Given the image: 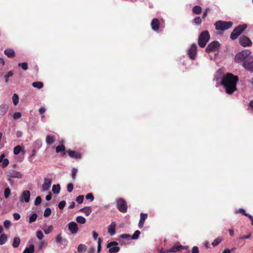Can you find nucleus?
I'll list each match as a JSON object with an SVG mask.
<instances>
[{
    "instance_id": "nucleus-45",
    "label": "nucleus",
    "mask_w": 253,
    "mask_h": 253,
    "mask_svg": "<svg viewBox=\"0 0 253 253\" xmlns=\"http://www.w3.org/2000/svg\"><path fill=\"white\" fill-rule=\"evenodd\" d=\"M84 197L83 195H80L76 198V201L79 204H81L84 201Z\"/></svg>"
},
{
    "instance_id": "nucleus-15",
    "label": "nucleus",
    "mask_w": 253,
    "mask_h": 253,
    "mask_svg": "<svg viewBox=\"0 0 253 253\" xmlns=\"http://www.w3.org/2000/svg\"><path fill=\"white\" fill-rule=\"evenodd\" d=\"M68 226L69 231L73 234H75L78 232L79 228L76 222L74 221L70 222L68 223Z\"/></svg>"
},
{
    "instance_id": "nucleus-46",
    "label": "nucleus",
    "mask_w": 253,
    "mask_h": 253,
    "mask_svg": "<svg viewBox=\"0 0 253 253\" xmlns=\"http://www.w3.org/2000/svg\"><path fill=\"white\" fill-rule=\"evenodd\" d=\"M194 22L196 25H200L202 22V20L199 16H197L194 18Z\"/></svg>"
},
{
    "instance_id": "nucleus-53",
    "label": "nucleus",
    "mask_w": 253,
    "mask_h": 253,
    "mask_svg": "<svg viewBox=\"0 0 253 253\" xmlns=\"http://www.w3.org/2000/svg\"><path fill=\"white\" fill-rule=\"evenodd\" d=\"M66 205L65 201H61L58 204V207L60 209H63Z\"/></svg>"
},
{
    "instance_id": "nucleus-19",
    "label": "nucleus",
    "mask_w": 253,
    "mask_h": 253,
    "mask_svg": "<svg viewBox=\"0 0 253 253\" xmlns=\"http://www.w3.org/2000/svg\"><path fill=\"white\" fill-rule=\"evenodd\" d=\"M116 226L115 222H112L111 224L108 226V231L111 235H114L116 233Z\"/></svg>"
},
{
    "instance_id": "nucleus-32",
    "label": "nucleus",
    "mask_w": 253,
    "mask_h": 253,
    "mask_svg": "<svg viewBox=\"0 0 253 253\" xmlns=\"http://www.w3.org/2000/svg\"><path fill=\"white\" fill-rule=\"evenodd\" d=\"M76 221L79 223L84 224L86 222V219L83 216H79L76 218Z\"/></svg>"
},
{
    "instance_id": "nucleus-30",
    "label": "nucleus",
    "mask_w": 253,
    "mask_h": 253,
    "mask_svg": "<svg viewBox=\"0 0 253 253\" xmlns=\"http://www.w3.org/2000/svg\"><path fill=\"white\" fill-rule=\"evenodd\" d=\"M7 240V236L5 234H2L0 236V245H2L5 243Z\"/></svg>"
},
{
    "instance_id": "nucleus-13",
    "label": "nucleus",
    "mask_w": 253,
    "mask_h": 253,
    "mask_svg": "<svg viewBox=\"0 0 253 253\" xmlns=\"http://www.w3.org/2000/svg\"><path fill=\"white\" fill-rule=\"evenodd\" d=\"M52 183V180L50 178H45L44 179L43 183L42 185V192H45L49 189L51 187Z\"/></svg>"
},
{
    "instance_id": "nucleus-49",
    "label": "nucleus",
    "mask_w": 253,
    "mask_h": 253,
    "mask_svg": "<svg viewBox=\"0 0 253 253\" xmlns=\"http://www.w3.org/2000/svg\"><path fill=\"white\" fill-rule=\"evenodd\" d=\"M3 225L5 228L8 229L10 227L11 225V222L9 220H6L4 221Z\"/></svg>"
},
{
    "instance_id": "nucleus-57",
    "label": "nucleus",
    "mask_w": 253,
    "mask_h": 253,
    "mask_svg": "<svg viewBox=\"0 0 253 253\" xmlns=\"http://www.w3.org/2000/svg\"><path fill=\"white\" fill-rule=\"evenodd\" d=\"M46 245V243L44 241H42L39 244L40 249V250L42 249V247H44V246H45Z\"/></svg>"
},
{
    "instance_id": "nucleus-3",
    "label": "nucleus",
    "mask_w": 253,
    "mask_h": 253,
    "mask_svg": "<svg viewBox=\"0 0 253 253\" xmlns=\"http://www.w3.org/2000/svg\"><path fill=\"white\" fill-rule=\"evenodd\" d=\"M251 56V51L250 50H244L235 55V60L237 63H242V65L248 60Z\"/></svg>"
},
{
    "instance_id": "nucleus-39",
    "label": "nucleus",
    "mask_w": 253,
    "mask_h": 253,
    "mask_svg": "<svg viewBox=\"0 0 253 253\" xmlns=\"http://www.w3.org/2000/svg\"><path fill=\"white\" fill-rule=\"evenodd\" d=\"M0 163H2L1 166L4 168L9 164V161L8 159H0Z\"/></svg>"
},
{
    "instance_id": "nucleus-37",
    "label": "nucleus",
    "mask_w": 253,
    "mask_h": 253,
    "mask_svg": "<svg viewBox=\"0 0 253 253\" xmlns=\"http://www.w3.org/2000/svg\"><path fill=\"white\" fill-rule=\"evenodd\" d=\"M140 234V232L138 230H136L135 231L132 237H131V239L132 240H136L137 239Z\"/></svg>"
},
{
    "instance_id": "nucleus-18",
    "label": "nucleus",
    "mask_w": 253,
    "mask_h": 253,
    "mask_svg": "<svg viewBox=\"0 0 253 253\" xmlns=\"http://www.w3.org/2000/svg\"><path fill=\"white\" fill-rule=\"evenodd\" d=\"M160 21L157 18L152 19L151 23V26L152 30L154 31H157L160 27Z\"/></svg>"
},
{
    "instance_id": "nucleus-21",
    "label": "nucleus",
    "mask_w": 253,
    "mask_h": 253,
    "mask_svg": "<svg viewBox=\"0 0 253 253\" xmlns=\"http://www.w3.org/2000/svg\"><path fill=\"white\" fill-rule=\"evenodd\" d=\"M4 53L9 58H13L15 56L14 50L11 48H7L5 49Z\"/></svg>"
},
{
    "instance_id": "nucleus-28",
    "label": "nucleus",
    "mask_w": 253,
    "mask_h": 253,
    "mask_svg": "<svg viewBox=\"0 0 253 253\" xmlns=\"http://www.w3.org/2000/svg\"><path fill=\"white\" fill-rule=\"evenodd\" d=\"M60 190V186L59 184L53 185L52 188V191L54 194H58Z\"/></svg>"
},
{
    "instance_id": "nucleus-62",
    "label": "nucleus",
    "mask_w": 253,
    "mask_h": 253,
    "mask_svg": "<svg viewBox=\"0 0 253 253\" xmlns=\"http://www.w3.org/2000/svg\"><path fill=\"white\" fill-rule=\"evenodd\" d=\"M45 109L43 108V107H41L39 109V113L40 114H43L45 113Z\"/></svg>"
},
{
    "instance_id": "nucleus-29",
    "label": "nucleus",
    "mask_w": 253,
    "mask_h": 253,
    "mask_svg": "<svg viewBox=\"0 0 253 253\" xmlns=\"http://www.w3.org/2000/svg\"><path fill=\"white\" fill-rule=\"evenodd\" d=\"M20 243V239L19 237H15L14 238L13 242L12 243V246L13 248H17Z\"/></svg>"
},
{
    "instance_id": "nucleus-24",
    "label": "nucleus",
    "mask_w": 253,
    "mask_h": 253,
    "mask_svg": "<svg viewBox=\"0 0 253 253\" xmlns=\"http://www.w3.org/2000/svg\"><path fill=\"white\" fill-rule=\"evenodd\" d=\"M56 139L55 136L52 135H48L46 137V142L48 145L52 144Z\"/></svg>"
},
{
    "instance_id": "nucleus-10",
    "label": "nucleus",
    "mask_w": 253,
    "mask_h": 253,
    "mask_svg": "<svg viewBox=\"0 0 253 253\" xmlns=\"http://www.w3.org/2000/svg\"><path fill=\"white\" fill-rule=\"evenodd\" d=\"M118 243L116 242H112L108 244L107 248H109V253H117L120 250V248L118 247Z\"/></svg>"
},
{
    "instance_id": "nucleus-47",
    "label": "nucleus",
    "mask_w": 253,
    "mask_h": 253,
    "mask_svg": "<svg viewBox=\"0 0 253 253\" xmlns=\"http://www.w3.org/2000/svg\"><path fill=\"white\" fill-rule=\"evenodd\" d=\"M120 238L121 239H126L127 240H129L131 239L130 236L128 234H126L121 235L120 236Z\"/></svg>"
},
{
    "instance_id": "nucleus-41",
    "label": "nucleus",
    "mask_w": 253,
    "mask_h": 253,
    "mask_svg": "<svg viewBox=\"0 0 253 253\" xmlns=\"http://www.w3.org/2000/svg\"><path fill=\"white\" fill-rule=\"evenodd\" d=\"M53 230V227L52 225H50L47 228L44 230V232L45 234H48L52 232Z\"/></svg>"
},
{
    "instance_id": "nucleus-26",
    "label": "nucleus",
    "mask_w": 253,
    "mask_h": 253,
    "mask_svg": "<svg viewBox=\"0 0 253 253\" xmlns=\"http://www.w3.org/2000/svg\"><path fill=\"white\" fill-rule=\"evenodd\" d=\"M80 211L84 213L86 216H88L91 212V208L89 207H86L80 210Z\"/></svg>"
},
{
    "instance_id": "nucleus-51",
    "label": "nucleus",
    "mask_w": 253,
    "mask_h": 253,
    "mask_svg": "<svg viewBox=\"0 0 253 253\" xmlns=\"http://www.w3.org/2000/svg\"><path fill=\"white\" fill-rule=\"evenodd\" d=\"M86 199L89 200L90 201H92L94 200V197L91 193H88L86 195Z\"/></svg>"
},
{
    "instance_id": "nucleus-63",
    "label": "nucleus",
    "mask_w": 253,
    "mask_h": 253,
    "mask_svg": "<svg viewBox=\"0 0 253 253\" xmlns=\"http://www.w3.org/2000/svg\"><path fill=\"white\" fill-rule=\"evenodd\" d=\"M208 10H209V9L207 8L206 9L205 11L203 13V19H205L206 18V17L207 16Z\"/></svg>"
},
{
    "instance_id": "nucleus-31",
    "label": "nucleus",
    "mask_w": 253,
    "mask_h": 253,
    "mask_svg": "<svg viewBox=\"0 0 253 253\" xmlns=\"http://www.w3.org/2000/svg\"><path fill=\"white\" fill-rule=\"evenodd\" d=\"M32 85L34 87H37L39 89H41L43 87V84L41 82H35L33 83Z\"/></svg>"
},
{
    "instance_id": "nucleus-55",
    "label": "nucleus",
    "mask_w": 253,
    "mask_h": 253,
    "mask_svg": "<svg viewBox=\"0 0 253 253\" xmlns=\"http://www.w3.org/2000/svg\"><path fill=\"white\" fill-rule=\"evenodd\" d=\"M102 242V240L99 238L98 241V246H97V252L99 253L101 251V243Z\"/></svg>"
},
{
    "instance_id": "nucleus-12",
    "label": "nucleus",
    "mask_w": 253,
    "mask_h": 253,
    "mask_svg": "<svg viewBox=\"0 0 253 253\" xmlns=\"http://www.w3.org/2000/svg\"><path fill=\"white\" fill-rule=\"evenodd\" d=\"M30 192L29 191L25 190L24 191L19 197V200L21 202H25L28 203L30 201Z\"/></svg>"
},
{
    "instance_id": "nucleus-40",
    "label": "nucleus",
    "mask_w": 253,
    "mask_h": 253,
    "mask_svg": "<svg viewBox=\"0 0 253 253\" xmlns=\"http://www.w3.org/2000/svg\"><path fill=\"white\" fill-rule=\"evenodd\" d=\"M11 194L10 189L9 188H6L4 190V195L5 198H8Z\"/></svg>"
},
{
    "instance_id": "nucleus-8",
    "label": "nucleus",
    "mask_w": 253,
    "mask_h": 253,
    "mask_svg": "<svg viewBox=\"0 0 253 253\" xmlns=\"http://www.w3.org/2000/svg\"><path fill=\"white\" fill-rule=\"evenodd\" d=\"M117 206L121 212L125 213L127 211V204L123 199L120 198L117 200Z\"/></svg>"
},
{
    "instance_id": "nucleus-25",
    "label": "nucleus",
    "mask_w": 253,
    "mask_h": 253,
    "mask_svg": "<svg viewBox=\"0 0 253 253\" xmlns=\"http://www.w3.org/2000/svg\"><path fill=\"white\" fill-rule=\"evenodd\" d=\"M56 242L58 244H63L64 242H66L67 240L66 239H63L61 234H58L55 237Z\"/></svg>"
},
{
    "instance_id": "nucleus-5",
    "label": "nucleus",
    "mask_w": 253,
    "mask_h": 253,
    "mask_svg": "<svg viewBox=\"0 0 253 253\" xmlns=\"http://www.w3.org/2000/svg\"><path fill=\"white\" fill-rule=\"evenodd\" d=\"M210 39V35L208 31L202 32L198 38V44L201 48H204Z\"/></svg>"
},
{
    "instance_id": "nucleus-6",
    "label": "nucleus",
    "mask_w": 253,
    "mask_h": 253,
    "mask_svg": "<svg viewBox=\"0 0 253 253\" xmlns=\"http://www.w3.org/2000/svg\"><path fill=\"white\" fill-rule=\"evenodd\" d=\"M247 28L245 24L237 26L230 34V38L232 40H236Z\"/></svg>"
},
{
    "instance_id": "nucleus-36",
    "label": "nucleus",
    "mask_w": 253,
    "mask_h": 253,
    "mask_svg": "<svg viewBox=\"0 0 253 253\" xmlns=\"http://www.w3.org/2000/svg\"><path fill=\"white\" fill-rule=\"evenodd\" d=\"M18 66L21 67L25 71L28 69V63L27 62L19 63Z\"/></svg>"
},
{
    "instance_id": "nucleus-61",
    "label": "nucleus",
    "mask_w": 253,
    "mask_h": 253,
    "mask_svg": "<svg viewBox=\"0 0 253 253\" xmlns=\"http://www.w3.org/2000/svg\"><path fill=\"white\" fill-rule=\"evenodd\" d=\"M13 75V73L12 71H9L7 75H5V76L7 77V78H9L10 77H12Z\"/></svg>"
},
{
    "instance_id": "nucleus-7",
    "label": "nucleus",
    "mask_w": 253,
    "mask_h": 253,
    "mask_svg": "<svg viewBox=\"0 0 253 253\" xmlns=\"http://www.w3.org/2000/svg\"><path fill=\"white\" fill-rule=\"evenodd\" d=\"M220 47V43L218 42L214 41L209 43L206 48V52L210 53L218 50Z\"/></svg>"
},
{
    "instance_id": "nucleus-4",
    "label": "nucleus",
    "mask_w": 253,
    "mask_h": 253,
    "mask_svg": "<svg viewBox=\"0 0 253 253\" xmlns=\"http://www.w3.org/2000/svg\"><path fill=\"white\" fill-rule=\"evenodd\" d=\"M215 28L217 31H225L231 28L233 26L231 21L219 20L214 23Z\"/></svg>"
},
{
    "instance_id": "nucleus-48",
    "label": "nucleus",
    "mask_w": 253,
    "mask_h": 253,
    "mask_svg": "<svg viewBox=\"0 0 253 253\" xmlns=\"http://www.w3.org/2000/svg\"><path fill=\"white\" fill-rule=\"evenodd\" d=\"M78 169L75 168H73L72 169V177L73 179H75L76 174L77 173Z\"/></svg>"
},
{
    "instance_id": "nucleus-54",
    "label": "nucleus",
    "mask_w": 253,
    "mask_h": 253,
    "mask_svg": "<svg viewBox=\"0 0 253 253\" xmlns=\"http://www.w3.org/2000/svg\"><path fill=\"white\" fill-rule=\"evenodd\" d=\"M73 184L72 183L68 184L67 185V191L69 192H71L73 190Z\"/></svg>"
},
{
    "instance_id": "nucleus-44",
    "label": "nucleus",
    "mask_w": 253,
    "mask_h": 253,
    "mask_svg": "<svg viewBox=\"0 0 253 253\" xmlns=\"http://www.w3.org/2000/svg\"><path fill=\"white\" fill-rule=\"evenodd\" d=\"M36 235H37V238L39 239V240H42L43 237V233L42 232L40 231V230H38L36 232Z\"/></svg>"
},
{
    "instance_id": "nucleus-50",
    "label": "nucleus",
    "mask_w": 253,
    "mask_h": 253,
    "mask_svg": "<svg viewBox=\"0 0 253 253\" xmlns=\"http://www.w3.org/2000/svg\"><path fill=\"white\" fill-rule=\"evenodd\" d=\"M42 202V198L40 196H38L35 201V205L38 206L40 205Z\"/></svg>"
},
{
    "instance_id": "nucleus-22",
    "label": "nucleus",
    "mask_w": 253,
    "mask_h": 253,
    "mask_svg": "<svg viewBox=\"0 0 253 253\" xmlns=\"http://www.w3.org/2000/svg\"><path fill=\"white\" fill-rule=\"evenodd\" d=\"M13 152L15 155H18L20 152L22 153L23 154H24L26 153V151L23 147L20 145H17L14 148Z\"/></svg>"
},
{
    "instance_id": "nucleus-42",
    "label": "nucleus",
    "mask_w": 253,
    "mask_h": 253,
    "mask_svg": "<svg viewBox=\"0 0 253 253\" xmlns=\"http://www.w3.org/2000/svg\"><path fill=\"white\" fill-rule=\"evenodd\" d=\"M221 241H222V239H221V238H218L215 239L212 242V243H211V245L213 247L216 246L217 245H218L221 242Z\"/></svg>"
},
{
    "instance_id": "nucleus-52",
    "label": "nucleus",
    "mask_w": 253,
    "mask_h": 253,
    "mask_svg": "<svg viewBox=\"0 0 253 253\" xmlns=\"http://www.w3.org/2000/svg\"><path fill=\"white\" fill-rule=\"evenodd\" d=\"M21 114L20 112H16L13 115V118L15 120H17L21 118Z\"/></svg>"
},
{
    "instance_id": "nucleus-11",
    "label": "nucleus",
    "mask_w": 253,
    "mask_h": 253,
    "mask_svg": "<svg viewBox=\"0 0 253 253\" xmlns=\"http://www.w3.org/2000/svg\"><path fill=\"white\" fill-rule=\"evenodd\" d=\"M242 66L247 71L253 72V56H251L248 60L242 64Z\"/></svg>"
},
{
    "instance_id": "nucleus-9",
    "label": "nucleus",
    "mask_w": 253,
    "mask_h": 253,
    "mask_svg": "<svg viewBox=\"0 0 253 253\" xmlns=\"http://www.w3.org/2000/svg\"><path fill=\"white\" fill-rule=\"evenodd\" d=\"M239 42L243 47L251 46L253 44L250 38L246 36L241 37Z\"/></svg>"
},
{
    "instance_id": "nucleus-16",
    "label": "nucleus",
    "mask_w": 253,
    "mask_h": 253,
    "mask_svg": "<svg viewBox=\"0 0 253 253\" xmlns=\"http://www.w3.org/2000/svg\"><path fill=\"white\" fill-rule=\"evenodd\" d=\"M187 249L186 246H183L181 245H175L171 248L169 250H167V253H175L178 251H180L182 250Z\"/></svg>"
},
{
    "instance_id": "nucleus-27",
    "label": "nucleus",
    "mask_w": 253,
    "mask_h": 253,
    "mask_svg": "<svg viewBox=\"0 0 253 253\" xmlns=\"http://www.w3.org/2000/svg\"><path fill=\"white\" fill-rule=\"evenodd\" d=\"M192 12L195 14H200L202 12V8L199 5H196L193 7Z\"/></svg>"
},
{
    "instance_id": "nucleus-34",
    "label": "nucleus",
    "mask_w": 253,
    "mask_h": 253,
    "mask_svg": "<svg viewBox=\"0 0 253 253\" xmlns=\"http://www.w3.org/2000/svg\"><path fill=\"white\" fill-rule=\"evenodd\" d=\"M86 250V246L84 244H80L78 247L79 252H84Z\"/></svg>"
},
{
    "instance_id": "nucleus-64",
    "label": "nucleus",
    "mask_w": 253,
    "mask_h": 253,
    "mask_svg": "<svg viewBox=\"0 0 253 253\" xmlns=\"http://www.w3.org/2000/svg\"><path fill=\"white\" fill-rule=\"evenodd\" d=\"M249 107L252 109L253 112V100H252L249 103Z\"/></svg>"
},
{
    "instance_id": "nucleus-35",
    "label": "nucleus",
    "mask_w": 253,
    "mask_h": 253,
    "mask_svg": "<svg viewBox=\"0 0 253 253\" xmlns=\"http://www.w3.org/2000/svg\"><path fill=\"white\" fill-rule=\"evenodd\" d=\"M12 101L13 104L16 105L18 103L19 97L17 94L14 93L12 96Z\"/></svg>"
},
{
    "instance_id": "nucleus-14",
    "label": "nucleus",
    "mask_w": 253,
    "mask_h": 253,
    "mask_svg": "<svg viewBox=\"0 0 253 253\" xmlns=\"http://www.w3.org/2000/svg\"><path fill=\"white\" fill-rule=\"evenodd\" d=\"M197 45L193 44L188 50V55L189 57L192 59H194L197 54Z\"/></svg>"
},
{
    "instance_id": "nucleus-59",
    "label": "nucleus",
    "mask_w": 253,
    "mask_h": 253,
    "mask_svg": "<svg viewBox=\"0 0 253 253\" xmlns=\"http://www.w3.org/2000/svg\"><path fill=\"white\" fill-rule=\"evenodd\" d=\"M199 253V250L198 247L195 246L192 248V253Z\"/></svg>"
},
{
    "instance_id": "nucleus-23",
    "label": "nucleus",
    "mask_w": 253,
    "mask_h": 253,
    "mask_svg": "<svg viewBox=\"0 0 253 253\" xmlns=\"http://www.w3.org/2000/svg\"><path fill=\"white\" fill-rule=\"evenodd\" d=\"M8 109V106L6 104H2L0 106V118H1L5 114Z\"/></svg>"
},
{
    "instance_id": "nucleus-2",
    "label": "nucleus",
    "mask_w": 253,
    "mask_h": 253,
    "mask_svg": "<svg viewBox=\"0 0 253 253\" xmlns=\"http://www.w3.org/2000/svg\"><path fill=\"white\" fill-rule=\"evenodd\" d=\"M56 152L57 153H61L62 157L65 156L67 153L69 157L72 158H81L82 157L83 154L79 151H75L68 150L66 151L65 146L63 144L58 145L55 148Z\"/></svg>"
},
{
    "instance_id": "nucleus-17",
    "label": "nucleus",
    "mask_w": 253,
    "mask_h": 253,
    "mask_svg": "<svg viewBox=\"0 0 253 253\" xmlns=\"http://www.w3.org/2000/svg\"><path fill=\"white\" fill-rule=\"evenodd\" d=\"M7 175L12 178H21L22 177V174L19 172L12 169L9 170L7 172Z\"/></svg>"
},
{
    "instance_id": "nucleus-1",
    "label": "nucleus",
    "mask_w": 253,
    "mask_h": 253,
    "mask_svg": "<svg viewBox=\"0 0 253 253\" xmlns=\"http://www.w3.org/2000/svg\"><path fill=\"white\" fill-rule=\"evenodd\" d=\"M238 81L239 78L237 76H235L231 73H227L222 78L221 84L227 94H232L237 89L236 85Z\"/></svg>"
},
{
    "instance_id": "nucleus-43",
    "label": "nucleus",
    "mask_w": 253,
    "mask_h": 253,
    "mask_svg": "<svg viewBox=\"0 0 253 253\" xmlns=\"http://www.w3.org/2000/svg\"><path fill=\"white\" fill-rule=\"evenodd\" d=\"M51 213V211L50 209L49 208H47L45 210L43 215L45 217H48L50 215Z\"/></svg>"
},
{
    "instance_id": "nucleus-20",
    "label": "nucleus",
    "mask_w": 253,
    "mask_h": 253,
    "mask_svg": "<svg viewBox=\"0 0 253 253\" xmlns=\"http://www.w3.org/2000/svg\"><path fill=\"white\" fill-rule=\"evenodd\" d=\"M147 217V213H141L140 214V218L138 223V227L139 228H141L143 227L144 223V221L145 219Z\"/></svg>"
},
{
    "instance_id": "nucleus-60",
    "label": "nucleus",
    "mask_w": 253,
    "mask_h": 253,
    "mask_svg": "<svg viewBox=\"0 0 253 253\" xmlns=\"http://www.w3.org/2000/svg\"><path fill=\"white\" fill-rule=\"evenodd\" d=\"M0 65L1 68H2L5 65V61L2 58H0Z\"/></svg>"
},
{
    "instance_id": "nucleus-58",
    "label": "nucleus",
    "mask_w": 253,
    "mask_h": 253,
    "mask_svg": "<svg viewBox=\"0 0 253 253\" xmlns=\"http://www.w3.org/2000/svg\"><path fill=\"white\" fill-rule=\"evenodd\" d=\"M92 235H93V239H94V240H96L97 239V238L98 236V233L96 232H95V231H93L92 232Z\"/></svg>"
},
{
    "instance_id": "nucleus-33",
    "label": "nucleus",
    "mask_w": 253,
    "mask_h": 253,
    "mask_svg": "<svg viewBox=\"0 0 253 253\" xmlns=\"http://www.w3.org/2000/svg\"><path fill=\"white\" fill-rule=\"evenodd\" d=\"M34 252V246L32 245L30 248H26L23 253H33Z\"/></svg>"
},
{
    "instance_id": "nucleus-38",
    "label": "nucleus",
    "mask_w": 253,
    "mask_h": 253,
    "mask_svg": "<svg viewBox=\"0 0 253 253\" xmlns=\"http://www.w3.org/2000/svg\"><path fill=\"white\" fill-rule=\"evenodd\" d=\"M37 214L36 213H33L32 214L29 218V222L32 223L36 221L37 218Z\"/></svg>"
},
{
    "instance_id": "nucleus-56",
    "label": "nucleus",
    "mask_w": 253,
    "mask_h": 253,
    "mask_svg": "<svg viewBox=\"0 0 253 253\" xmlns=\"http://www.w3.org/2000/svg\"><path fill=\"white\" fill-rule=\"evenodd\" d=\"M13 217L14 219L17 220H19L20 218V215L17 212H15L13 214Z\"/></svg>"
}]
</instances>
